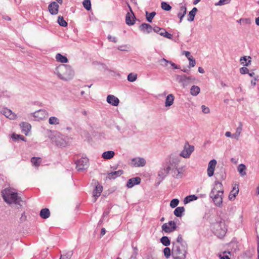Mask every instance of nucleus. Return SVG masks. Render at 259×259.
Listing matches in <instances>:
<instances>
[{
  "label": "nucleus",
  "mask_w": 259,
  "mask_h": 259,
  "mask_svg": "<svg viewBox=\"0 0 259 259\" xmlns=\"http://www.w3.org/2000/svg\"><path fill=\"white\" fill-rule=\"evenodd\" d=\"M180 160L170 156L162 165L158 173V177L163 180L170 172L172 177L179 179L183 178L185 169L184 166L178 167Z\"/></svg>",
  "instance_id": "1"
},
{
  "label": "nucleus",
  "mask_w": 259,
  "mask_h": 259,
  "mask_svg": "<svg viewBox=\"0 0 259 259\" xmlns=\"http://www.w3.org/2000/svg\"><path fill=\"white\" fill-rule=\"evenodd\" d=\"M54 73L59 78L64 81L72 79L74 75V72L72 67L68 65L60 64L54 71Z\"/></svg>",
  "instance_id": "2"
},
{
  "label": "nucleus",
  "mask_w": 259,
  "mask_h": 259,
  "mask_svg": "<svg viewBox=\"0 0 259 259\" xmlns=\"http://www.w3.org/2000/svg\"><path fill=\"white\" fill-rule=\"evenodd\" d=\"M2 195L4 200L7 203L20 205L22 201L21 197H19L17 193L12 188H6L2 192Z\"/></svg>",
  "instance_id": "3"
},
{
  "label": "nucleus",
  "mask_w": 259,
  "mask_h": 259,
  "mask_svg": "<svg viewBox=\"0 0 259 259\" xmlns=\"http://www.w3.org/2000/svg\"><path fill=\"white\" fill-rule=\"evenodd\" d=\"M211 227L213 233L219 238H223L227 231L225 221L222 218H219L215 223H212Z\"/></svg>",
  "instance_id": "4"
},
{
  "label": "nucleus",
  "mask_w": 259,
  "mask_h": 259,
  "mask_svg": "<svg viewBox=\"0 0 259 259\" xmlns=\"http://www.w3.org/2000/svg\"><path fill=\"white\" fill-rule=\"evenodd\" d=\"M172 256L174 259H185L187 253V245L173 243L171 249Z\"/></svg>",
  "instance_id": "5"
},
{
  "label": "nucleus",
  "mask_w": 259,
  "mask_h": 259,
  "mask_svg": "<svg viewBox=\"0 0 259 259\" xmlns=\"http://www.w3.org/2000/svg\"><path fill=\"white\" fill-rule=\"evenodd\" d=\"M175 77L176 81L181 83L184 88L190 85L195 80V78L193 76H187L186 75H176Z\"/></svg>",
  "instance_id": "6"
},
{
  "label": "nucleus",
  "mask_w": 259,
  "mask_h": 259,
  "mask_svg": "<svg viewBox=\"0 0 259 259\" xmlns=\"http://www.w3.org/2000/svg\"><path fill=\"white\" fill-rule=\"evenodd\" d=\"M220 193L221 192L216 193V192L214 190L211 191L209 194V196L212 198L213 203L217 206L222 207L223 205V194Z\"/></svg>",
  "instance_id": "7"
},
{
  "label": "nucleus",
  "mask_w": 259,
  "mask_h": 259,
  "mask_svg": "<svg viewBox=\"0 0 259 259\" xmlns=\"http://www.w3.org/2000/svg\"><path fill=\"white\" fill-rule=\"evenodd\" d=\"M30 116L33 117L35 120L39 121L48 118L49 115L46 110L40 109L31 113Z\"/></svg>",
  "instance_id": "8"
},
{
  "label": "nucleus",
  "mask_w": 259,
  "mask_h": 259,
  "mask_svg": "<svg viewBox=\"0 0 259 259\" xmlns=\"http://www.w3.org/2000/svg\"><path fill=\"white\" fill-rule=\"evenodd\" d=\"M194 150V147L192 145H190L188 143L184 145L183 150L181 151L180 155L185 158H189L191 153Z\"/></svg>",
  "instance_id": "9"
},
{
  "label": "nucleus",
  "mask_w": 259,
  "mask_h": 259,
  "mask_svg": "<svg viewBox=\"0 0 259 259\" xmlns=\"http://www.w3.org/2000/svg\"><path fill=\"white\" fill-rule=\"evenodd\" d=\"M75 163L77 170H82L88 167L89 159L86 157H82L78 160Z\"/></svg>",
  "instance_id": "10"
},
{
  "label": "nucleus",
  "mask_w": 259,
  "mask_h": 259,
  "mask_svg": "<svg viewBox=\"0 0 259 259\" xmlns=\"http://www.w3.org/2000/svg\"><path fill=\"white\" fill-rule=\"evenodd\" d=\"M176 224L172 221H169L168 223H164L162 226V229L165 233L172 232L176 229Z\"/></svg>",
  "instance_id": "11"
},
{
  "label": "nucleus",
  "mask_w": 259,
  "mask_h": 259,
  "mask_svg": "<svg viewBox=\"0 0 259 259\" xmlns=\"http://www.w3.org/2000/svg\"><path fill=\"white\" fill-rule=\"evenodd\" d=\"M132 164L135 167H142L146 164V160L142 157L134 158L132 159Z\"/></svg>",
  "instance_id": "12"
},
{
  "label": "nucleus",
  "mask_w": 259,
  "mask_h": 259,
  "mask_svg": "<svg viewBox=\"0 0 259 259\" xmlns=\"http://www.w3.org/2000/svg\"><path fill=\"white\" fill-rule=\"evenodd\" d=\"M217 164V161L215 159L210 160L208 165L207 175L209 177H211L213 175L214 168Z\"/></svg>",
  "instance_id": "13"
},
{
  "label": "nucleus",
  "mask_w": 259,
  "mask_h": 259,
  "mask_svg": "<svg viewBox=\"0 0 259 259\" xmlns=\"http://www.w3.org/2000/svg\"><path fill=\"white\" fill-rule=\"evenodd\" d=\"M131 13L128 12L125 16V22L128 25H133L135 24V16L131 8Z\"/></svg>",
  "instance_id": "14"
},
{
  "label": "nucleus",
  "mask_w": 259,
  "mask_h": 259,
  "mask_svg": "<svg viewBox=\"0 0 259 259\" xmlns=\"http://www.w3.org/2000/svg\"><path fill=\"white\" fill-rule=\"evenodd\" d=\"M59 5L56 2L51 3L48 6L49 12L52 15H56L58 13Z\"/></svg>",
  "instance_id": "15"
},
{
  "label": "nucleus",
  "mask_w": 259,
  "mask_h": 259,
  "mask_svg": "<svg viewBox=\"0 0 259 259\" xmlns=\"http://www.w3.org/2000/svg\"><path fill=\"white\" fill-rule=\"evenodd\" d=\"M107 102L112 106H117L119 104V100L114 95H109L107 97Z\"/></svg>",
  "instance_id": "16"
},
{
  "label": "nucleus",
  "mask_w": 259,
  "mask_h": 259,
  "mask_svg": "<svg viewBox=\"0 0 259 259\" xmlns=\"http://www.w3.org/2000/svg\"><path fill=\"white\" fill-rule=\"evenodd\" d=\"M103 191L102 186L97 182V184L96 186L95 189L93 191V196L95 197L94 202L97 200V198L99 197L101 195V193Z\"/></svg>",
  "instance_id": "17"
},
{
  "label": "nucleus",
  "mask_w": 259,
  "mask_h": 259,
  "mask_svg": "<svg viewBox=\"0 0 259 259\" xmlns=\"http://www.w3.org/2000/svg\"><path fill=\"white\" fill-rule=\"evenodd\" d=\"M141 31L144 33H150L153 30V27L149 24L142 23L139 27Z\"/></svg>",
  "instance_id": "18"
},
{
  "label": "nucleus",
  "mask_w": 259,
  "mask_h": 259,
  "mask_svg": "<svg viewBox=\"0 0 259 259\" xmlns=\"http://www.w3.org/2000/svg\"><path fill=\"white\" fill-rule=\"evenodd\" d=\"M141 182V179L139 177H136L128 180L127 182L126 186L131 188L136 185L139 184Z\"/></svg>",
  "instance_id": "19"
},
{
  "label": "nucleus",
  "mask_w": 259,
  "mask_h": 259,
  "mask_svg": "<svg viewBox=\"0 0 259 259\" xmlns=\"http://www.w3.org/2000/svg\"><path fill=\"white\" fill-rule=\"evenodd\" d=\"M239 192V187L238 185H235L233 190L230 192L229 195V199L230 200H233L237 195Z\"/></svg>",
  "instance_id": "20"
},
{
  "label": "nucleus",
  "mask_w": 259,
  "mask_h": 259,
  "mask_svg": "<svg viewBox=\"0 0 259 259\" xmlns=\"http://www.w3.org/2000/svg\"><path fill=\"white\" fill-rule=\"evenodd\" d=\"M123 174L122 170H118L117 171H112L109 173H108L107 178L109 179H115L118 177L120 176Z\"/></svg>",
  "instance_id": "21"
},
{
  "label": "nucleus",
  "mask_w": 259,
  "mask_h": 259,
  "mask_svg": "<svg viewBox=\"0 0 259 259\" xmlns=\"http://www.w3.org/2000/svg\"><path fill=\"white\" fill-rule=\"evenodd\" d=\"M20 126L22 128V132L26 135L30 131L31 126L28 122H22L20 124Z\"/></svg>",
  "instance_id": "22"
},
{
  "label": "nucleus",
  "mask_w": 259,
  "mask_h": 259,
  "mask_svg": "<svg viewBox=\"0 0 259 259\" xmlns=\"http://www.w3.org/2000/svg\"><path fill=\"white\" fill-rule=\"evenodd\" d=\"M215 191L216 193H219V192H221L220 193H224V190L223 185L221 182L218 181H216L215 182L214 187L212 189L211 191Z\"/></svg>",
  "instance_id": "23"
},
{
  "label": "nucleus",
  "mask_w": 259,
  "mask_h": 259,
  "mask_svg": "<svg viewBox=\"0 0 259 259\" xmlns=\"http://www.w3.org/2000/svg\"><path fill=\"white\" fill-rule=\"evenodd\" d=\"M2 113L7 118L11 119H13L15 118V115L12 112V111L9 109H4Z\"/></svg>",
  "instance_id": "24"
},
{
  "label": "nucleus",
  "mask_w": 259,
  "mask_h": 259,
  "mask_svg": "<svg viewBox=\"0 0 259 259\" xmlns=\"http://www.w3.org/2000/svg\"><path fill=\"white\" fill-rule=\"evenodd\" d=\"M52 140L53 142H55L57 146H62L64 144V140L61 138L58 134H57L56 136H55L54 137L52 138Z\"/></svg>",
  "instance_id": "25"
},
{
  "label": "nucleus",
  "mask_w": 259,
  "mask_h": 259,
  "mask_svg": "<svg viewBox=\"0 0 259 259\" xmlns=\"http://www.w3.org/2000/svg\"><path fill=\"white\" fill-rule=\"evenodd\" d=\"M39 215L41 218L47 219L50 216V211L48 208H43L40 210Z\"/></svg>",
  "instance_id": "26"
},
{
  "label": "nucleus",
  "mask_w": 259,
  "mask_h": 259,
  "mask_svg": "<svg viewBox=\"0 0 259 259\" xmlns=\"http://www.w3.org/2000/svg\"><path fill=\"white\" fill-rule=\"evenodd\" d=\"M175 97L172 94H169L166 98L165 107H169L174 103Z\"/></svg>",
  "instance_id": "27"
},
{
  "label": "nucleus",
  "mask_w": 259,
  "mask_h": 259,
  "mask_svg": "<svg viewBox=\"0 0 259 259\" xmlns=\"http://www.w3.org/2000/svg\"><path fill=\"white\" fill-rule=\"evenodd\" d=\"M115 155V153L113 151H107L103 152L102 157L105 159H110L112 158Z\"/></svg>",
  "instance_id": "28"
},
{
  "label": "nucleus",
  "mask_w": 259,
  "mask_h": 259,
  "mask_svg": "<svg viewBox=\"0 0 259 259\" xmlns=\"http://www.w3.org/2000/svg\"><path fill=\"white\" fill-rule=\"evenodd\" d=\"M187 8L185 6H182L180 7V11L178 14V17L180 18V22H181L183 18L186 15Z\"/></svg>",
  "instance_id": "29"
},
{
  "label": "nucleus",
  "mask_w": 259,
  "mask_h": 259,
  "mask_svg": "<svg viewBox=\"0 0 259 259\" xmlns=\"http://www.w3.org/2000/svg\"><path fill=\"white\" fill-rule=\"evenodd\" d=\"M56 59L57 61L62 63H65L68 62V60L66 56H63L62 54L60 53H58L56 54Z\"/></svg>",
  "instance_id": "30"
},
{
  "label": "nucleus",
  "mask_w": 259,
  "mask_h": 259,
  "mask_svg": "<svg viewBox=\"0 0 259 259\" xmlns=\"http://www.w3.org/2000/svg\"><path fill=\"white\" fill-rule=\"evenodd\" d=\"M197 11V9L194 7L192 9V10L191 11L189 12L187 18V20L188 21L191 22L194 20L195 16Z\"/></svg>",
  "instance_id": "31"
},
{
  "label": "nucleus",
  "mask_w": 259,
  "mask_h": 259,
  "mask_svg": "<svg viewBox=\"0 0 259 259\" xmlns=\"http://www.w3.org/2000/svg\"><path fill=\"white\" fill-rule=\"evenodd\" d=\"M240 61L243 66H248L251 62V57L248 56L247 58V56H243L240 58Z\"/></svg>",
  "instance_id": "32"
},
{
  "label": "nucleus",
  "mask_w": 259,
  "mask_h": 259,
  "mask_svg": "<svg viewBox=\"0 0 259 259\" xmlns=\"http://www.w3.org/2000/svg\"><path fill=\"white\" fill-rule=\"evenodd\" d=\"M184 211L185 208L184 207H178L175 209L174 213L177 217H181Z\"/></svg>",
  "instance_id": "33"
},
{
  "label": "nucleus",
  "mask_w": 259,
  "mask_h": 259,
  "mask_svg": "<svg viewBox=\"0 0 259 259\" xmlns=\"http://www.w3.org/2000/svg\"><path fill=\"white\" fill-rule=\"evenodd\" d=\"M200 89L198 86L193 85L190 89V93L191 95L196 96L200 93Z\"/></svg>",
  "instance_id": "34"
},
{
  "label": "nucleus",
  "mask_w": 259,
  "mask_h": 259,
  "mask_svg": "<svg viewBox=\"0 0 259 259\" xmlns=\"http://www.w3.org/2000/svg\"><path fill=\"white\" fill-rule=\"evenodd\" d=\"M198 199V197L195 195H191L186 197L184 200V203L187 204L192 201L196 200Z\"/></svg>",
  "instance_id": "35"
},
{
  "label": "nucleus",
  "mask_w": 259,
  "mask_h": 259,
  "mask_svg": "<svg viewBox=\"0 0 259 259\" xmlns=\"http://www.w3.org/2000/svg\"><path fill=\"white\" fill-rule=\"evenodd\" d=\"M49 123L51 125H58L60 124V119L55 116H51L49 119Z\"/></svg>",
  "instance_id": "36"
},
{
  "label": "nucleus",
  "mask_w": 259,
  "mask_h": 259,
  "mask_svg": "<svg viewBox=\"0 0 259 259\" xmlns=\"http://www.w3.org/2000/svg\"><path fill=\"white\" fill-rule=\"evenodd\" d=\"M246 166L243 164H240L238 166V171H239L241 176H244L246 175L245 171Z\"/></svg>",
  "instance_id": "37"
},
{
  "label": "nucleus",
  "mask_w": 259,
  "mask_h": 259,
  "mask_svg": "<svg viewBox=\"0 0 259 259\" xmlns=\"http://www.w3.org/2000/svg\"><path fill=\"white\" fill-rule=\"evenodd\" d=\"M156 13L155 12H152L149 13L147 11L146 12V20L149 22H152L153 18L156 15Z\"/></svg>",
  "instance_id": "38"
},
{
  "label": "nucleus",
  "mask_w": 259,
  "mask_h": 259,
  "mask_svg": "<svg viewBox=\"0 0 259 259\" xmlns=\"http://www.w3.org/2000/svg\"><path fill=\"white\" fill-rule=\"evenodd\" d=\"M160 241L161 243L165 246H168L170 244V241L167 236H163L161 238Z\"/></svg>",
  "instance_id": "39"
},
{
  "label": "nucleus",
  "mask_w": 259,
  "mask_h": 259,
  "mask_svg": "<svg viewBox=\"0 0 259 259\" xmlns=\"http://www.w3.org/2000/svg\"><path fill=\"white\" fill-rule=\"evenodd\" d=\"M58 24L63 27H66L67 26V23L64 20L62 16H59L58 18Z\"/></svg>",
  "instance_id": "40"
},
{
  "label": "nucleus",
  "mask_w": 259,
  "mask_h": 259,
  "mask_svg": "<svg viewBox=\"0 0 259 259\" xmlns=\"http://www.w3.org/2000/svg\"><path fill=\"white\" fill-rule=\"evenodd\" d=\"M31 162L33 165L37 167L40 165L41 160L40 158L32 157L31 159Z\"/></svg>",
  "instance_id": "41"
},
{
  "label": "nucleus",
  "mask_w": 259,
  "mask_h": 259,
  "mask_svg": "<svg viewBox=\"0 0 259 259\" xmlns=\"http://www.w3.org/2000/svg\"><path fill=\"white\" fill-rule=\"evenodd\" d=\"M82 4L83 7L88 11H89L91 9V3L90 0H84Z\"/></svg>",
  "instance_id": "42"
},
{
  "label": "nucleus",
  "mask_w": 259,
  "mask_h": 259,
  "mask_svg": "<svg viewBox=\"0 0 259 259\" xmlns=\"http://www.w3.org/2000/svg\"><path fill=\"white\" fill-rule=\"evenodd\" d=\"M137 78V74L133 73H130L127 76V80L130 82L136 81Z\"/></svg>",
  "instance_id": "43"
},
{
  "label": "nucleus",
  "mask_w": 259,
  "mask_h": 259,
  "mask_svg": "<svg viewBox=\"0 0 259 259\" xmlns=\"http://www.w3.org/2000/svg\"><path fill=\"white\" fill-rule=\"evenodd\" d=\"M173 243H178L179 245H187V244L183 242V239L182 238V236L181 234H179L177 237V240L176 242H173Z\"/></svg>",
  "instance_id": "44"
},
{
  "label": "nucleus",
  "mask_w": 259,
  "mask_h": 259,
  "mask_svg": "<svg viewBox=\"0 0 259 259\" xmlns=\"http://www.w3.org/2000/svg\"><path fill=\"white\" fill-rule=\"evenodd\" d=\"M161 8L165 11H168L171 10V7L166 2L161 3Z\"/></svg>",
  "instance_id": "45"
},
{
  "label": "nucleus",
  "mask_w": 259,
  "mask_h": 259,
  "mask_svg": "<svg viewBox=\"0 0 259 259\" xmlns=\"http://www.w3.org/2000/svg\"><path fill=\"white\" fill-rule=\"evenodd\" d=\"M72 254V251H68L65 254L61 255L60 259H70Z\"/></svg>",
  "instance_id": "46"
},
{
  "label": "nucleus",
  "mask_w": 259,
  "mask_h": 259,
  "mask_svg": "<svg viewBox=\"0 0 259 259\" xmlns=\"http://www.w3.org/2000/svg\"><path fill=\"white\" fill-rule=\"evenodd\" d=\"M179 203V200L178 199L175 198L171 200L170 202V206L171 208H175L178 206Z\"/></svg>",
  "instance_id": "47"
},
{
  "label": "nucleus",
  "mask_w": 259,
  "mask_h": 259,
  "mask_svg": "<svg viewBox=\"0 0 259 259\" xmlns=\"http://www.w3.org/2000/svg\"><path fill=\"white\" fill-rule=\"evenodd\" d=\"M163 253L165 257L168 258L171 254V250L169 247H165L163 250Z\"/></svg>",
  "instance_id": "48"
},
{
  "label": "nucleus",
  "mask_w": 259,
  "mask_h": 259,
  "mask_svg": "<svg viewBox=\"0 0 259 259\" xmlns=\"http://www.w3.org/2000/svg\"><path fill=\"white\" fill-rule=\"evenodd\" d=\"M160 35L169 39H172V34L167 32L165 29L164 30L163 32L160 33Z\"/></svg>",
  "instance_id": "49"
},
{
  "label": "nucleus",
  "mask_w": 259,
  "mask_h": 259,
  "mask_svg": "<svg viewBox=\"0 0 259 259\" xmlns=\"http://www.w3.org/2000/svg\"><path fill=\"white\" fill-rule=\"evenodd\" d=\"M165 30V29L164 28H160V27H159L157 26H155L154 27H153V31L160 34V33L161 32H163L164 31V30Z\"/></svg>",
  "instance_id": "50"
},
{
  "label": "nucleus",
  "mask_w": 259,
  "mask_h": 259,
  "mask_svg": "<svg viewBox=\"0 0 259 259\" xmlns=\"http://www.w3.org/2000/svg\"><path fill=\"white\" fill-rule=\"evenodd\" d=\"M159 64L162 66H166L168 63H169V61L166 60L164 58L161 59L158 61Z\"/></svg>",
  "instance_id": "51"
},
{
  "label": "nucleus",
  "mask_w": 259,
  "mask_h": 259,
  "mask_svg": "<svg viewBox=\"0 0 259 259\" xmlns=\"http://www.w3.org/2000/svg\"><path fill=\"white\" fill-rule=\"evenodd\" d=\"M230 0H220L217 3L215 4L216 6H222L225 4H229Z\"/></svg>",
  "instance_id": "52"
},
{
  "label": "nucleus",
  "mask_w": 259,
  "mask_h": 259,
  "mask_svg": "<svg viewBox=\"0 0 259 259\" xmlns=\"http://www.w3.org/2000/svg\"><path fill=\"white\" fill-rule=\"evenodd\" d=\"M239 71L240 73L242 74L248 73L249 72L248 69L245 67L240 68Z\"/></svg>",
  "instance_id": "53"
},
{
  "label": "nucleus",
  "mask_w": 259,
  "mask_h": 259,
  "mask_svg": "<svg viewBox=\"0 0 259 259\" xmlns=\"http://www.w3.org/2000/svg\"><path fill=\"white\" fill-rule=\"evenodd\" d=\"M189 66L191 67H193L196 64V61L195 59L192 57V58H189Z\"/></svg>",
  "instance_id": "54"
},
{
  "label": "nucleus",
  "mask_w": 259,
  "mask_h": 259,
  "mask_svg": "<svg viewBox=\"0 0 259 259\" xmlns=\"http://www.w3.org/2000/svg\"><path fill=\"white\" fill-rule=\"evenodd\" d=\"M12 138L15 140H18L19 139H21L22 140H24V139L23 136H21L19 135L16 134H13V135L12 136Z\"/></svg>",
  "instance_id": "55"
},
{
  "label": "nucleus",
  "mask_w": 259,
  "mask_h": 259,
  "mask_svg": "<svg viewBox=\"0 0 259 259\" xmlns=\"http://www.w3.org/2000/svg\"><path fill=\"white\" fill-rule=\"evenodd\" d=\"M201 109L202 112L204 113H208L209 112V109L208 107L205 106V105H202L201 106Z\"/></svg>",
  "instance_id": "56"
},
{
  "label": "nucleus",
  "mask_w": 259,
  "mask_h": 259,
  "mask_svg": "<svg viewBox=\"0 0 259 259\" xmlns=\"http://www.w3.org/2000/svg\"><path fill=\"white\" fill-rule=\"evenodd\" d=\"M107 38L108 40L110 41H112L114 42H116L117 41V38L114 36H112L111 35H108Z\"/></svg>",
  "instance_id": "57"
},
{
  "label": "nucleus",
  "mask_w": 259,
  "mask_h": 259,
  "mask_svg": "<svg viewBox=\"0 0 259 259\" xmlns=\"http://www.w3.org/2000/svg\"><path fill=\"white\" fill-rule=\"evenodd\" d=\"M242 124L241 123H240V125L236 128V133L239 134V135H240V134L241 133V131H242Z\"/></svg>",
  "instance_id": "58"
},
{
  "label": "nucleus",
  "mask_w": 259,
  "mask_h": 259,
  "mask_svg": "<svg viewBox=\"0 0 259 259\" xmlns=\"http://www.w3.org/2000/svg\"><path fill=\"white\" fill-rule=\"evenodd\" d=\"M183 54H184L185 55V56L188 58V60H189V58L190 59V58L192 57V56H191L190 55V53L189 51H184L183 52Z\"/></svg>",
  "instance_id": "59"
},
{
  "label": "nucleus",
  "mask_w": 259,
  "mask_h": 259,
  "mask_svg": "<svg viewBox=\"0 0 259 259\" xmlns=\"http://www.w3.org/2000/svg\"><path fill=\"white\" fill-rule=\"evenodd\" d=\"M126 46H119L118 47V49L121 51H127V50L125 49V48H126Z\"/></svg>",
  "instance_id": "60"
},
{
  "label": "nucleus",
  "mask_w": 259,
  "mask_h": 259,
  "mask_svg": "<svg viewBox=\"0 0 259 259\" xmlns=\"http://www.w3.org/2000/svg\"><path fill=\"white\" fill-rule=\"evenodd\" d=\"M219 257L220 259H230L228 255H222L221 254H219Z\"/></svg>",
  "instance_id": "61"
},
{
  "label": "nucleus",
  "mask_w": 259,
  "mask_h": 259,
  "mask_svg": "<svg viewBox=\"0 0 259 259\" xmlns=\"http://www.w3.org/2000/svg\"><path fill=\"white\" fill-rule=\"evenodd\" d=\"M169 64L171 65V66L174 68V69H179L180 67H178L176 64L174 63H172V62L170 61Z\"/></svg>",
  "instance_id": "62"
},
{
  "label": "nucleus",
  "mask_w": 259,
  "mask_h": 259,
  "mask_svg": "<svg viewBox=\"0 0 259 259\" xmlns=\"http://www.w3.org/2000/svg\"><path fill=\"white\" fill-rule=\"evenodd\" d=\"M239 136L240 135L236 133L232 135V138L236 140L239 139Z\"/></svg>",
  "instance_id": "63"
},
{
  "label": "nucleus",
  "mask_w": 259,
  "mask_h": 259,
  "mask_svg": "<svg viewBox=\"0 0 259 259\" xmlns=\"http://www.w3.org/2000/svg\"><path fill=\"white\" fill-rule=\"evenodd\" d=\"M257 259H259V239L257 241Z\"/></svg>",
  "instance_id": "64"
}]
</instances>
